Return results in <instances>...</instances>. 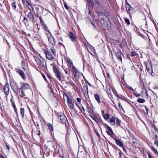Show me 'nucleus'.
Listing matches in <instances>:
<instances>
[{
  "label": "nucleus",
  "mask_w": 158,
  "mask_h": 158,
  "mask_svg": "<svg viewBox=\"0 0 158 158\" xmlns=\"http://www.w3.org/2000/svg\"><path fill=\"white\" fill-rule=\"evenodd\" d=\"M143 106L146 109L147 113V114H148V111H149V109L146 106H145V105H143Z\"/></svg>",
  "instance_id": "nucleus-46"
},
{
  "label": "nucleus",
  "mask_w": 158,
  "mask_h": 158,
  "mask_svg": "<svg viewBox=\"0 0 158 158\" xmlns=\"http://www.w3.org/2000/svg\"><path fill=\"white\" fill-rule=\"evenodd\" d=\"M3 90L5 94L7 95L9 93V88L8 84L6 83L4 86Z\"/></svg>",
  "instance_id": "nucleus-9"
},
{
  "label": "nucleus",
  "mask_w": 158,
  "mask_h": 158,
  "mask_svg": "<svg viewBox=\"0 0 158 158\" xmlns=\"http://www.w3.org/2000/svg\"><path fill=\"white\" fill-rule=\"evenodd\" d=\"M147 154H148V157L149 158H152V156L150 154V153H149V152H147Z\"/></svg>",
  "instance_id": "nucleus-57"
},
{
  "label": "nucleus",
  "mask_w": 158,
  "mask_h": 158,
  "mask_svg": "<svg viewBox=\"0 0 158 158\" xmlns=\"http://www.w3.org/2000/svg\"><path fill=\"white\" fill-rule=\"evenodd\" d=\"M16 3V2H13L11 4V6L14 10H15L17 6Z\"/></svg>",
  "instance_id": "nucleus-29"
},
{
  "label": "nucleus",
  "mask_w": 158,
  "mask_h": 158,
  "mask_svg": "<svg viewBox=\"0 0 158 158\" xmlns=\"http://www.w3.org/2000/svg\"><path fill=\"white\" fill-rule=\"evenodd\" d=\"M115 143L116 144L120 147H123V144L121 141L118 139H116Z\"/></svg>",
  "instance_id": "nucleus-16"
},
{
  "label": "nucleus",
  "mask_w": 158,
  "mask_h": 158,
  "mask_svg": "<svg viewBox=\"0 0 158 158\" xmlns=\"http://www.w3.org/2000/svg\"><path fill=\"white\" fill-rule=\"evenodd\" d=\"M151 148L154 153L156 155L158 156V152L157 151V150L153 147H151Z\"/></svg>",
  "instance_id": "nucleus-26"
},
{
  "label": "nucleus",
  "mask_w": 158,
  "mask_h": 158,
  "mask_svg": "<svg viewBox=\"0 0 158 158\" xmlns=\"http://www.w3.org/2000/svg\"><path fill=\"white\" fill-rule=\"evenodd\" d=\"M70 152L73 156V157H75L77 154V150L76 149L75 150L70 148Z\"/></svg>",
  "instance_id": "nucleus-15"
},
{
  "label": "nucleus",
  "mask_w": 158,
  "mask_h": 158,
  "mask_svg": "<svg viewBox=\"0 0 158 158\" xmlns=\"http://www.w3.org/2000/svg\"><path fill=\"white\" fill-rule=\"evenodd\" d=\"M19 74L21 76L22 78L23 79H25L26 78V76L25 74V73L23 72L21 70H20L19 71Z\"/></svg>",
  "instance_id": "nucleus-21"
},
{
  "label": "nucleus",
  "mask_w": 158,
  "mask_h": 158,
  "mask_svg": "<svg viewBox=\"0 0 158 158\" xmlns=\"http://www.w3.org/2000/svg\"><path fill=\"white\" fill-rule=\"evenodd\" d=\"M119 158H122V156H121V152H119Z\"/></svg>",
  "instance_id": "nucleus-62"
},
{
  "label": "nucleus",
  "mask_w": 158,
  "mask_h": 158,
  "mask_svg": "<svg viewBox=\"0 0 158 158\" xmlns=\"http://www.w3.org/2000/svg\"><path fill=\"white\" fill-rule=\"evenodd\" d=\"M90 117L94 120L98 124L100 123V122L102 121L101 117L99 116L98 114H94V112H90Z\"/></svg>",
  "instance_id": "nucleus-6"
},
{
  "label": "nucleus",
  "mask_w": 158,
  "mask_h": 158,
  "mask_svg": "<svg viewBox=\"0 0 158 158\" xmlns=\"http://www.w3.org/2000/svg\"><path fill=\"white\" fill-rule=\"evenodd\" d=\"M24 109L23 108H21L20 109V112L21 115V117L23 118L24 117Z\"/></svg>",
  "instance_id": "nucleus-24"
},
{
  "label": "nucleus",
  "mask_w": 158,
  "mask_h": 158,
  "mask_svg": "<svg viewBox=\"0 0 158 158\" xmlns=\"http://www.w3.org/2000/svg\"><path fill=\"white\" fill-rule=\"evenodd\" d=\"M70 70L73 74L75 78H80L81 74L77 68L74 66L72 62L70 60Z\"/></svg>",
  "instance_id": "nucleus-2"
},
{
  "label": "nucleus",
  "mask_w": 158,
  "mask_h": 158,
  "mask_svg": "<svg viewBox=\"0 0 158 158\" xmlns=\"http://www.w3.org/2000/svg\"><path fill=\"white\" fill-rule=\"evenodd\" d=\"M23 2L24 5H25L27 7H28L29 5H30V4L27 1H24L23 0Z\"/></svg>",
  "instance_id": "nucleus-31"
},
{
  "label": "nucleus",
  "mask_w": 158,
  "mask_h": 158,
  "mask_svg": "<svg viewBox=\"0 0 158 158\" xmlns=\"http://www.w3.org/2000/svg\"><path fill=\"white\" fill-rule=\"evenodd\" d=\"M70 39L74 43L75 45H78V42L76 35L71 32H70Z\"/></svg>",
  "instance_id": "nucleus-7"
},
{
  "label": "nucleus",
  "mask_w": 158,
  "mask_h": 158,
  "mask_svg": "<svg viewBox=\"0 0 158 158\" xmlns=\"http://www.w3.org/2000/svg\"><path fill=\"white\" fill-rule=\"evenodd\" d=\"M35 61L37 63L38 67L39 68L42 70L45 69L46 67V62L44 60H40L38 58L36 57L35 59Z\"/></svg>",
  "instance_id": "nucleus-4"
},
{
  "label": "nucleus",
  "mask_w": 158,
  "mask_h": 158,
  "mask_svg": "<svg viewBox=\"0 0 158 158\" xmlns=\"http://www.w3.org/2000/svg\"><path fill=\"white\" fill-rule=\"evenodd\" d=\"M122 54V53L121 51L118 52L116 53V56L117 58L120 60H122V58L121 56Z\"/></svg>",
  "instance_id": "nucleus-22"
},
{
  "label": "nucleus",
  "mask_w": 158,
  "mask_h": 158,
  "mask_svg": "<svg viewBox=\"0 0 158 158\" xmlns=\"http://www.w3.org/2000/svg\"><path fill=\"white\" fill-rule=\"evenodd\" d=\"M127 87L128 89H129L130 90H131V91H132V92L134 91V89H133L132 88H131V86H127Z\"/></svg>",
  "instance_id": "nucleus-52"
},
{
  "label": "nucleus",
  "mask_w": 158,
  "mask_h": 158,
  "mask_svg": "<svg viewBox=\"0 0 158 158\" xmlns=\"http://www.w3.org/2000/svg\"><path fill=\"white\" fill-rule=\"evenodd\" d=\"M106 75H107V77L108 78H110V75L109 73H106Z\"/></svg>",
  "instance_id": "nucleus-63"
},
{
  "label": "nucleus",
  "mask_w": 158,
  "mask_h": 158,
  "mask_svg": "<svg viewBox=\"0 0 158 158\" xmlns=\"http://www.w3.org/2000/svg\"><path fill=\"white\" fill-rule=\"evenodd\" d=\"M103 117L105 120H107L109 118V115L108 114H104Z\"/></svg>",
  "instance_id": "nucleus-34"
},
{
  "label": "nucleus",
  "mask_w": 158,
  "mask_h": 158,
  "mask_svg": "<svg viewBox=\"0 0 158 158\" xmlns=\"http://www.w3.org/2000/svg\"><path fill=\"white\" fill-rule=\"evenodd\" d=\"M43 28L46 31H48L50 33L49 30L48 29L47 26L46 25L44 24Z\"/></svg>",
  "instance_id": "nucleus-38"
},
{
  "label": "nucleus",
  "mask_w": 158,
  "mask_h": 158,
  "mask_svg": "<svg viewBox=\"0 0 158 158\" xmlns=\"http://www.w3.org/2000/svg\"><path fill=\"white\" fill-rule=\"evenodd\" d=\"M95 100L97 101L98 103L101 102L100 98V95L99 94H96L94 95Z\"/></svg>",
  "instance_id": "nucleus-19"
},
{
  "label": "nucleus",
  "mask_w": 158,
  "mask_h": 158,
  "mask_svg": "<svg viewBox=\"0 0 158 158\" xmlns=\"http://www.w3.org/2000/svg\"><path fill=\"white\" fill-rule=\"evenodd\" d=\"M28 17L29 18V19L31 20V21L33 22L34 20V18L33 15L32 13L31 12H30L29 13Z\"/></svg>",
  "instance_id": "nucleus-20"
},
{
  "label": "nucleus",
  "mask_w": 158,
  "mask_h": 158,
  "mask_svg": "<svg viewBox=\"0 0 158 158\" xmlns=\"http://www.w3.org/2000/svg\"><path fill=\"white\" fill-rule=\"evenodd\" d=\"M118 106L120 108H121L122 110H123V107L122 106V105L121 104V103L120 102L118 103Z\"/></svg>",
  "instance_id": "nucleus-49"
},
{
  "label": "nucleus",
  "mask_w": 158,
  "mask_h": 158,
  "mask_svg": "<svg viewBox=\"0 0 158 158\" xmlns=\"http://www.w3.org/2000/svg\"><path fill=\"white\" fill-rule=\"evenodd\" d=\"M21 97L25 96H26L25 93H24L23 90L22 89L21 91Z\"/></svg>",
  "instance_id": "nucleus-41"
},
{
  "label": "nucleus",
  "mask_w": 158,
  "mask_h": 158,
  "mask_svg": "<svg viewBox=\"0 0 158 158\" xmlns=\"http://www.w3.org/2000/svg\"><path fill=\"white\" fill-rule=\"evenodd\" d=\"M96 134L98 136V137H100V135H99V133H98V132L97 131H96Z\"/></svg>",
  "instance_id": "nucleus-60"
},
{
  "label": "nucleus",
  "mask_w": 158,
  "mask_h": 158,
  "mask_svg": "<svg viewBox=\"0 0 158 158\" xmlns=\"http://www.w3.org/2000/svg\"><path fill=\"white\" fill-rule=\"evenodd\" d=\"M30 6V7H29V6L28 7L30 11H33V9L32 8L31 6V5Z\"/></svg>",
  "instance_id": "nucleus-51"
},
{
  "label": "nucleus",
  "mask_w": 158,
  "mask_h": 158,
  "mask_svg": "<svg viewBox=\"0 0 158 158\" xmlns=\"http://www.w3.org/2000/svg\"><path fill=\"white\" fill-rule=\"evenodd\" d=\"M48 129H49L50 131L51 132L52 131H53V127L52 126V124L51 123H48Z\"/></svg>",
  "instance_id": "nucleus-30"
},
{
  "label": "nucleus",
  "mask_w": 158,
  "mask_h": 158,
  "mask_svg": "<svg viewBox=\"0 0 158 158\" xmlns=\"http://www.w3.org/2000/svg\"><path fill=\"white\" fill-rule=\"evenodd\" d=\"M115 117L113 116L110 118L109 122L111 125L114 126L115 125Z\"/></svg>",
  "instance_id": "nucleus-18"
},
{
  "label": "nucleus",
  "mask_w": 158,
  "mask_h": 158,
  "mask_svg": "<svg viewBox=\"0 0 158 158\" xmlns=\"http://www.w3.org/2000/svg\"><path fill=\"white\" fill-rule=\"evenodd\" d=\"M148 64L149 65L146 64L147 70L149 73H152V66L151 64L150 63Z\"/></svg>",
  "instance_id": "nucleus-13"
},
{
  "label": "nucleus",
  "mask_w": 158,
  "mask_h": 158,
  "mask_svg": "<svg viewBox=\"0 0 158 158\" xmlns=\"http://www.w3.org/2000/svg\"><path fill=\"white\" fill-rule=\"evenodd\" d=\"M63 96L64 102L65 103L66 102L67 105L69 106V98L68 96L66 94H64Z\"/></svg>",
  "instance_id": "nucleus-12"
},
{
  "label": "nucleus",
  "mask_w": 158,
  "mask_h": 158,
  "mask_svg": "<svg viewBox=\"0 0 158 158\" xmlns=\"http://www.w3.org/2000/svg\"><path fill=\"white\" fill-rule=\"evenodd\" d=\"M47 58L50 60H52L53 59V56L52 54L48 51H45V52Z\"/></svg>",
  "instance_id": "nucleus-10"
},
{
  "label": "nucleus",
  "mask_w": 158,
  "mask_h": 158,
  "mask_svg": "<svg viewBox=\"0 0 158 158\" xmlns=\"http://www.w3.org/2000/svg\"><path fill=\"white\" fill-rule=\"evenodd\" d=\"M39 19L41 23H42V25L44 24V23L43 21L42 18H41V16H40L39 17Z\"/></svg>",
  "instance_id": "nucleus-47"
},
{
  "label": "nucleus",
  "mask_w": 158,
  "mask_h": 158,
  "mask_svg": "<svg viewBox=\"0 0 158 158\" xmlns=\"http://www.w3.org/2000/svg\"><path fill=\"white\" fill-rule=\"evenodd\" d=\"M137 54L135 52H131V55L133 56H134L136 55Z\"/></svg>",
  "instance_id": "nucleus-48"
},
{
  "label": "nucleus",
  "mask_w": 158,
  "mask_h": 158,
  "mask_svg": "<svg viewBox=\"0 0 158 158\" xmlns=\"http://www.w3.org/2000/svg\"><path fill=\"white\" fill-rule=\"evenodd\" d=\"M101 112L102 114V116H103L105 114H104V111L103 110H101Z\"/></svg>",
  "instance_id": "nucleus-59"
},
{
  "label": "nucleus",
  "mask_w": 158,
  "mask_h": 158,
  "mask_svg": "<svg viewBox=\"0 0 158 158\" xmlns=\"http://www.w3.org/2000/svg\"><path fill=\"white\" fill-rule=\"evenodd\" d=\"M154 144L155 145H156L158 147V141L156 140H155Z\"/></svg>",
  "instance_id": "nucleus-53"
},
{
  "label": "nucleus",
  "mask_w": 158,
  "mask_h": 158,
  "mask_svg": "<svg viewBox=\"0 0 158 158\" xmlns=\"http://www.w3.org/2000/svg\"><path fill=\"white\" fill-rule=\"evenodd\" d=\"M98 17L102 25L105 27H107L109 19L106 15L103 12H101L98 13Z\"/></svg>",
  "instance_id": "nucleus-1"
},
{
  "label": "nucleus",
  "mask_w": 158,
  "mask_h": 158,
  "mask_svg": "<svg viewBox=\"0 0 158 158\" xmlns=\"http://www.w3.org/2000/svg\"><path fill=\"white\" fill-rule=\"evenodd\" d=\"M87 1L88 3L91 4V5H93V6H94V2L92 0H87Z\"/></svg>",
  "instance_id": "nucleus-39"
},
{
  "label": "nucleus",
  "mask_w": 158,
  "mask_h": 158,
  "mask_svg": "<svg viewBox=\"0 0 158 158\" xmlns=\"http://www.w3.org/2000/svg\"><path fill=\"white\" fill-rule=\"evenodd\" d=\"M70 109H73V104L71 102V101L70 100Z\"/></svg>",
  "instance_id": "nucleus-44"
},
{
  "label": "nucleus",
  "mask_w": 158,
  "mask_h": 158,
  "mask_svg": "<svg viewBox=\"0 0 158 158\" xmlns=\"http://www.w3.org/2000/svg\"><path fill=\"white\" fill-rule=\"evenodd\" d=\"M112 90L113 93L117 96V94H118L116 91L113 89H112Z\"/></svg>",
  "instance_id": "nucleus-45"
},
{
  "label": "nucleus",
  "mask_w": 158,
  "mask_h": 158,
  "mask_svg": "<svg viewBox=\"0 0 158 158\" xmlns=\"http://www.w3.org/2000/svg\"><path fill=\"white\" fill-rule=\"evenodd\" d=\"M116 123H117V126H120L121 124V120H120L118 118H116Z\"/></svg>",
  "instance_id": "nucleus-33"
},
{
  "label": "nucleus",
  "mask_w": 158,
  "mask_h": 158,
  "mask_svg": "<svg viewBox=\"0 0 158 158\" xmlns=\"http://www.w3.org/2000/svg\"><path fill=\"white\" fill-rule=\"evenodd\" d=\"M64 6L65 8L67 10H68L69 9V7L67 5L66 3L65 2H64Z\"/></svg>",
  "instance_id": "nucleus-43"
},
{
  "label": "nucleus",
  "mask_w": 158,
  "mask_h": 158,
  "mask_svg": "<svg viewBox=\"0 0 158 158\" xmlns=\"http://www.w3.org/2000/svg\"><path fill=\"white\" fill-rule=\"evenodd\" d=\"M70 85H71V86H72L73 87V88L74 89H75V88L77 87V86L72 81H71L70 80Z\"/></svg>",
  "instance_id": "nucleus-32"
},
{
  "label": "nucleus",
  "mask_w": 158,
  "mask_h": 158,
  "mask_svg": "<svg viewBox=\"0 0 158 158\" xmlns=\"http://www.w3.org/2000/svg\"><path fill=\"white\" fill-rule=\"evenodd\" d=\"M118 98H119V99H120L122 100H126V98L123 95L121 94H117V96Z\"/></svg>",
  "instance_id": "nucleus-28"
},
{
  "label": "nucleus",
  "mask_w": 158,
  "mask_h": 158,
  "mask_svg": "<svg viewBox=\"0 0 158 158\" xmlns=\"http://www.w3.org/2000/svg\"><path fill=\"white\" fill-rule=\"evenodd\" d=\"M133 94L136 97H139L141 95L140 94L138 93H137L135 92V91L133 92Z\"/></svg>",
  "instance_id": "nucleus-35"
},
{
  "label": "nucleus",
  "mask_w": 158,
  "mask_h": 158,
  "mask_svg": "<svg viewBox=\"0 0 158 158\" xmlns=\"http://www.w3.org/2000/svg\"><path fill=\"white\" fill-rule=\"evenodd\" d=\"M77 101L79 102V103H81V98H77Z\"/></svg>",
  "instance_id": "nucleus-54"
},
{
  "label": "nucleus",
  "mask_w": 158,
  "mask_h": 158,
  "mask_svg": "<svg viewBox=\"0 0 158 158\" xmlns=\"http://www.w3.org/2000/svg\"><path fill=\"white\" fill-rule=\"evenodd\" d=\"M0 158H4L3 156L2 155H0Z\"/></svg>",
  "instance_id": "nucleus-64"
},
{
  "label": "nucleus",
  "mask_w": 158,
  "mask_h": 158,
  "mask_svg": "<svg viewBox=\"0 0 158 158\" xmlns=\"http://www.w3.org/2000/svg\"><path fill=\"white\" fill-rule=\"evenodd\" d=\"M14 109L15 111V113H16V114H17V115H18V112H17V110L16 107H15V108H14Z\"/></svg>",
  "instance_id": "nucleus-56"
},
{
  "label": "nucleus",
  "mask_w": 158,
  "mask_h": 158,
  "mask_svg": "<svg viewBox=\"0 0 158 158\" xmlns=\"http://www.w3.org/2000/svg\"><path fill=\"white\" fill-rule=\"evenodd\" d=\"M122 147V148L123 149V151L124 152H126V150L125 149V148L124 146H123V147Z\"/></svg>",
  "instance_id": "nucleus-58"
},
{
  "label": "nucleus",
  "mask_w": 158,
  "mask_h": 158,
  "mask_svg": "<svg viewBox=\"0 0 158 158\" xmlns=\"http://www.w3.org/2000/svg\"><path fill=\"white\" fill-rule=\"evenodd\" d=\"M138 102L140 103H143L145 102V100L143 98H138L137 100Z\"/></svg>",
  "instance_id": "nucleus-27"
},
{
  "label": "nucleus",
  "mask_w": 158,
  "mask_h": 158,
  "mask_svg": "<svg viewBox=\"0 0 158 158\" xmlns=\"http://www.w3.org/2000/svg\"><path fill=\"white\" fill-rule=\"evenodd\" d=\"M57 118L62 123H65L66 127L67 129L68 130L69 124L64 115L62 113H59L57 115Z\"/></svg>",
  "instance_id": "nucleus-3"
},
{
  "label": "nucleus",
  "mask_w": 158,
  "mask_h": 158,
  "mask_svg": "<svg viewBox=\"0 0 158 158\" xmlns=\"http://www.w3.org/2000/svg\"><path fill=\"white\" fill-rule=\"evenodd\" d=\"M53 71L55 73V75L59 81L61 80V76L59 71L55 66L53 67Z\"/></svg>",
  "instance_id": "nucleus-8"
},
{
  "label": "nucleus",
  "mask_w": 158,
  "mask_h": 158,
  "mask_svg": "<svg viewBox=\"0 0 158 158\" xmlns=\"http://www.w3.org/2000/svg\"><path fill=\"white\" fill-rule=\"evenodd\" d=\"M30 87L29 85L27 83H24L21 86V89L22 90H25L28 89Z\"/></svg>",
  "instance_id": "nucleus-17"
},
{
  "label": "nucleus",
  "mask_w": 158,
  "mask_h": 158,
  "mask_svg": "<svg viewBox=\"0 0 158 158\" xmlns=\"http://www.w3.org/2000/svg\"><path fill=\"white\" fill-rule=\"evenodd\" d=\"M6 148L8 149V151H9L10 148L9 146L7 145H6Z\"/></svg>",
  "instance_id": "nucleus-61"
},
{
  "label": "nucleus",
  "mask_w": 158,
  "mask_h": 158,
  "mask_svg": "<svg viewBox=\"0 0 158 158\" xmlns=\"http://www.w3.org/2000/svg\"><path fill=\"white\" fill-rule=\"evenodd\" d=\"M68 131L67 130V135L66 136V140L67 143V142H69V136L68 135Z\"/></svg>",
  "instance_id": "nucleus-37"
},
{
  "label": "nucleus",
  "mask_w": 158,
  "mask_h": 158,
  "mask_svg": "<svg viewBox=\"0 0 158 158\" xmlns=\"http://www.w3.org/2000/svg\"><path fill=\"white\" fill-rule=\"evenodd\" d=\"M42 76H43V77L44 78V80L46 81H47V79L46 78V77L44 75V74H42Z\"/></svg>",
  "instance_id": "nucleus-55"
},
{
  "label": "nucleus",
  "mask_w": 158,
  "mask_h": 158,
  "mask_svg": "<svg viewBox=\"0 0 158 158\" xmlns=\"http://www.w3.org/2000/svg\"><path fill=\"white\" fill-rule=\"evenodd\" d=\"M125 20L126 23L128 25L130 24V23L129 19L126 18L125 19Z\"/></svg>",
  "instance_id": "nucleus-40"
},
{
  "label": "nucleus",
  "mask_w": 158,
  "mask_h": 158,
  "mask_svg": "<svg viewBox=\"0 0 158 158\" xmlns=\"http://www.w3.org/2000/svg\"><path fill=\"white\" fill-rule=\"evenodd\" d=\"M106 133L107 134L109 135H110L111 138H112L113 139L115 140L116 141V139H116L115 138H114L112 135V134H111L108 131H107Z\"/></svg>",
  "instance_id": "nucleus-36"
},
{
  "label": "nucleus",
  "mask_w": 158,
  "mask_h": 158,
  "mask_svg": "<svg viewBox=\"0 0 158 158\" xmlns=\"http://www.w3.org/2000/svg\"><path fill=\"white\" fill-rule=\"evenodd\" d=\"M105 127L106 129L108 130V131H108L111 134H113V132L111 128L108 126V125L106 124H105Z\"/></svg>",
  "instance_id": "nucleus-23"
},
{
  "label": "nucleus",
  "mask_w": 158,
  "mask_h": 158,
  "mask_svg": "<svg viewBox=\"0 0 158 158\" xmlns=\"http://www.w3.org/2000/svg\"><path fill=\"white\" fill-rule=\"evenodd\" d=\"M51 50L52 52V53L54 55H56V51H55V50H54L53 49H52V48H51Z\"/></svg>",
  "instance_id": "nucleus-50"
},
{
  "label": "nucleus",
  "mask_w": 158,
  "mask_h": 158,
  "mask_svg": "<svg viewBox=\"0 0 158 158\" xmlns=\"http://www.w3.org/2000/svg\"><path fill=\"white\" fill-rule=\"evenodd\" d=\"M49 42L52 45H55L56 44V41L52 37H49L48 38Z\"/></svg>",
  "instance_id": "nucleus-14"
},
{
  "label": "nucleus",
  "mask_w": 158,
  "mask_h": 158,
  "mask_svg": "<svg viewBox=\"0 0 158 158\" xmlns=\"http://www.w3.org/2000/svg\"><path fill=\"white\" fill-rule=\"evenodd\" d=\"M126 9L127 13L129 14L130 17H131V15L135 13V10L130 4L127 3V0H126Z\"/></svg>",
  "instance_id": "nucleus-5"
},
{
  "label": "nucleus",
  "mask_w": 158,
  "mask_h": 158,
  "mask_svg": "<svg viewBox=\"0 0 158 158\" xmlns=\"http://www.w3.org/2000/svg\"><path fill=\"white\" fill-rule=\"evenodd\" d=\"M140 86L142 88V92H143L144 90L145 91L146 95L147 96H148V94L147 91V90L144 88V83L142 80H141L140 82Z\"/></svg>",
  "instance_id": "nucleus-11"
},
{
  "label": "nucleus",
  "mask_w": 158,
  "mask_h": 158,
  "mask_svg": "<svg viewBox=\"0 0 158 158\" xmlns=\"http://www.w3.org/2000/svg\"><path fill=\"white\" fill-rule=\"evenodd\" d=\"M87 105H86V108H87L88 110V111L89 113V114H90V112H93L94 111L89 106V105L88 104V103H87Z\"/></svg>",
  "instance_id": "nucleus-25"
},
{
  "label": "nucleus",
  "mask_w": 158,
  "mask_h": 158,
  "mask_svg": "<svg viewBox=\"0 0 158 158\" xmlns=\"http://www.w3.org/2000/svg\"><path fill=\"white\" fill-rule=\"evenodd\" d=\"M10 101L12 102V105L13 108H14L16 107L15 104V103L14 102H13V100L12 99H10Z\"/></svg>",
  "instance_id": "nucleus-42"
}]
</instances>
